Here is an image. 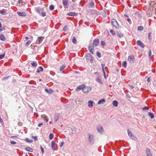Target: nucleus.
Instances as JSON below:
<instances>
[{
    "instance_id": "f3484780",
    "label": "nucleus",
    "mask_w": 156,
    "mask_h": 156,
    "mask_svg": "<svg viewBox=\"0 0 156 156\" xmlns=\"http://www.w3.org/2000/svg\"><path fill=\"white\" fill-rule=\"evenodd\" d=\"M97 130L99 133H102L103 131L102 127L101 126H99L97 127Z\"/></svg>"
},
{
    "instance_id": "1a4fd4ad",
    "label": "nucleus",
    "mask_w": 156,
    "mask_h": 156,
    "mask_svg": "<svg viewBox=\"0 0 156 156\" xmlns=\"http://www.w3.org/2000/svg\"><path fill=\"white\" fill-rule=\"evenodd\" d=\"M145 153L146 156H152L150 149L148 148L146 149Z\"/></svg>"
},
{
    "instance_id": "5701e85b",
    "label": "nucleus",
    "mask_w": 156,
    "mask_h": 156,
    "mask_svg": "<svg viewBox=\"0 0 156 156\" xmlns=\"http://www.w3.org/2000/svg\"><path fill=\"white\" fill-rule=\"evenodd\" d=\"M0 39L2 41H5L6 40L5 37L2 34H0Z\"/></svg>"
},
{
    "instance_id": "a878e982",
    "label": "nucleus",
    "mask_w": 156,
    "mask_h": 156,
    "mask_svg": "<svg viewBox=\"0 0 156 156\" xmlns=\"http://www.w3.org/2000/svg\"><path fill=\"white\" fill-rule=\"evenodd\" d=\"M112 104L115 107H117L118 105V102L117 101L115 100L113 101Z\"/></svg>"
},
{
    "instance_id": "2eb2a0df",
    "label": "nucleus",
    "mask_w": 156,
    "mask_h": 156,
    "mask_svg": "<svg viewBox=\"0 0 156 156\" xmlns=\"http://www.w3.org/2000/svg\"><path fill=\"white\" fill-rule=\"evenodd\" d=\"M45 90L47 93L49 94H51L53 92V90L51 89H48L47 88H45Z\"/></svg>"
},
{
    "instance_id": "13d9d810",
    "label": "nucleus",
    "mask_w": 156,
    "mask_h": 156,
    "mask_svg": "<svg viewBox=\"0 0 156 156\" xmlns=\"http://www.w3.org/2000/svg\"><path fill=\"white\" fill-rule=\"evenodd\" d=\"M10 143L12 144H16V142L14 141H12L10 142Z\"/></svg>"
},
{
    "instance_id": "0e129e2a",
    "label": "nucleus",
    "mask_w": 156,
    "mask_h": 156,
    "mask_svg": "<svg viewBox=\"0 0 156 156\" xmlns=\"http://www.w3.org/2000/svg\"><path fill=\"white\" fill-rule=\"evenodd\" d=\"M64 144V143L63 142H61V144H60V146L61 147H62L63 146Z\"/></svg>"
},
{
    "instance_id": "c9c22d12",
    "label": "nucleus",
    "mask_w": 156,
    "mask_h": 156,
    "mask_svg": "<svg viewBox=\"0 0 156 156\" xmlns=\"http://www.w3.org/2000/svg\"><path fill=\"white\" fill-rule=\"evenodd\" d=\"M0 14L3 15H5L6 14V12L4 11L0 10Z\"/></svg>"
},
{
    "instance_id": "0eeeda50",
    "label": "nucleus",
    "mask_w": 156,
    "mask_h": 156,
    "mask_svg": "<svg viewBox=\"0 0 156 156\" xmlns=\"http://www.w3.org/2000/svg\"><path fill=\"white\" fill-rule=\"evenodd\" d=\"M134 59L135 58L133 56H129L128 58V60L130 63H133V62Z\"/></svg>"
},
{
    "instance_id": "864d4df0",
    "label": "nucleus",
    "mask_w": 156,
    "mask_h": 156,
    "mask_svg": "<svg viewBox=\"0 0 156 156\" xmlns=\"http://www.w3.org/2000/svg\"><path fill=\"white\" fill-rule=\"evenodd\" d=\"M149 109V108L148 107H145L143 108V110H148Z\"/></svg>"
},
{
    "instance_id": "7c9ffc66",
    "label": "nucleus",
    "mask_w": 156,
    "mask_h": 156,
    "mask_svg": "<svg viewBox=\"0 0 156 156\" xmlns=\"http://www.w3.org/2000/svg\"><path fill=\"white\" fill-rule=\"evenodd\" d=\"M72 131L73 133H75L76 131V128L73 127L71 128Z\"/></svg>"
},
{
    "instance_id": "4468645a",
    "label": "nucleus",
    "mask_w": 156,
    "mask_h": 156,
    "mask_svg": "<svg viewBox=\"0 0 156 156\" xmlns=\"http://www.w3.org/2000/svg\"><path fill=\"white\" fill-rule=\"evenodd\" d=\"M36 11L39 13H41L43 11V8H39L36 9Z\"/></svg>"
},
{
    "instance_id": "a211bd4d",
    "label": "nucleus",
    "mask_w": 156,
    "mask_h": 156,
    "mask_svg": "<svg viewBox=\"0 0 156 156\" xmlns=\"http://www.w3.org/2000/svg\"><path fill=\"white\" fill-rule=\"evenodd\" d=\"M56 145L55 141H52L51 143V147L52 149L53 150H55L54 147Z\"/></svg>"
},
{
    "instance_id": "4d7b16f0",
    "label": "nucleus",
    "mask_w": 156,
    "mask_h": 156,
    "mask_svg": "<svg viewBox=\"0 0 156 156\" xmlns=\"http://www.w3.org/2000/svg\"><path fill=\"white\" fill-rule=\"evenodd\" d=\"M93 47H92L91 44L90 45V44L89 45V46L88 47V50L89 51V50H90V49H93Z\"/></svg>"
},
{
    "instance_id": "bb28decb",
    "label": "nucleus",
    "mask_w": 156,
    "mask_h": 156,
    "mask_svg": "<svg viewBox=\"0 0 156 156\" xmlns=\"http://www.w3.org/2000/svg\"><path fill=\"white\" fill-rule=\"evenodd\" d=\"M25 149L26 151L30 152H32L33 151V149L29 147H26Z\"/></svg>"
},
{
    "instance_id": "a18cd8bd",
    "label": "nucleus",
    "mask_w": 156,
    "mask_h": 156,
    "mask_svg": "<svg viewBox=\"0 0 156 156\" xmlns=\"http://www.w3.org/2000/svg\"><path fill=\"white\" fill-rule=\"evenodd\" d=\"M10 77V76H8L5 77H4L2 79V80H8L9 78Z\"/></svg>"
},
{
    "instance_id": "dca6fc26",
    "label": "nucleus",
    "mask_w": 156,
    "mask_h": 156,
    "mask_svg": "<svg viewBox=\"0 0 156 156\" xmlns=\"http://www.w3.org/2000/svg\"><path fill=\"white\" fill-rule=\"evenodd\" d=\"M17 14L19 16H25L26 15V14L24 12H18Z\"/></svg>"
},
{
    "instance_id": "6e6552de",
    "label": "nucleus",
    "mask_w": 156,
    "mask_h": 156,
    "mask_svg": "<svg viewBox=\"0 0 156 156\" xmlns=\"http://www.w3.org/2000/svg\"><path fill=\"white\" fill-rule=\"evenodd\" d=\"M62 1L64 7L66 9L68 7L67 6L68 3V0H62Z\"/></svg>"
},
{
    "instance_id": "e433bc0d",
    "label": "nucleus",
    "mask_w": 156,
    "mask_h": 156,
    "mask_svg": "<svg viewBox=\"0 0 156 156\" xmlns=\"http://www.w3.org/2000/svg\"><path fill=\"white\" fill-rule=\"evenodd\" d=\"M151 33H149L148 34V38L149 40H151Z\"/></svg>"
},
{
    "instance_id": "72a5a7b5",
    "label": "nucleus",
    "mask_w": 156,
    "mask_h": 156,
    "mask_svg": "<svg viewBox=\"0 0 156 156\" xmlns=\"http://www.w3.org/2000/svg\"><path fill=\"white\" fill-rule=\"evenodd\" d=\"M122 66L125 67V68L127 66V63L126 61H124L123 62L122 64Z\"/></svg>"
},
{
    "instance_id": "f257e3e1",
    "label": "nucleus",
    "mask_w": 156,
    "mask_h": 156,
    "mask_svg": "<svg viewBox=\"0 0 156 156\" xmlns=\"http://www.w3.org/2000/svg\"><path fill=\"white\" fill-rule=\"evenodd\" d=\"M88 141L91 144H93L94 142V136L91 134H88Z\"/></svg>"
},
{
    "instance_id": "603ef678",
    "label": "nucleus",
    "mask_w": 156,
    "mask_h": 156,
    "mask_svg": "<svg viewBox=\"0 0 156 156\" xmlns=\"http://www.w3.org/2000/svg\"><path fill=\"white\" fill-rule=\"evenodd\" d=\"M110 33L113 35H115V31H114L113 30H110Z\"/></svg>"
},
{
    "instance_id": "393cba45",
    "label": "nucleus",
    "mask_w": 156,
    "mask_h": 156,
    "mask_svg": "<svg viewBox=\"0 0 156 156\" xmlns=\"http://www.w3.org/2000/svg\"><path fill=\"white\" fill-rule=\"evenodd\" d=\"M43 71V68L41 66H40L39 68H38L37 69V72L38 73H39L40 72H42Z\"/></svg>"
},
{
    "instance_id": "7ed1b4c3",
    "label": "nucleus",
    "mask_w": 156,
    "mask_h": 156,
    "mask_svg": "<svg viewBox=\"0 0 156 156\" xmlns=\"http://www.w3.org/2000/svg\"><path fill=\"white\" fill-rule=\"evenodd\" d=\"M86 58L87 60L90 61L91 63L92 62L93 58L90 54L87 53L86 56Z\"/></svg>"
},
{
    "instance_id": "c756f323",
    "label": "nucleus",
    "mask_w": 156,
    "mask_h": 156,
    "mask_svg": "<svg viewBox=\"0 0 156 156\" xmlns=\"http://www.w3.org/2000/svg\"><path fill=\"white\" fill-rule=\"evenodd\" d=\"M148 115L150 116L151 119H153L154 118V115L150 112H149L148 113Z\"/></svg>"
},
{
    "instance_id": "9b49d317",
    "label": "nucleus",
    "mask_w": 156,
    "mask_h": 156,
    "mask_svg": "<svg viewBox=\"0 0 156 156\" xmlns=\"http://www.w3.org/2000/svg\"><path fill=\"white\" fill-rule=\"evenodd\" d=\"M87 5L88 8H94V7L95 4L93 2H91L88 4Z\"/></svg>"
},
{
    "instance_id": "473e14b6",
    "label": "nucleus",
    "mask_w": 156,
    "mask_h": 156,
    "mask_svg": "<svg viewBox=\"0 0 156 156\" xmlns=\"http://www.w3.org/2000/svg\"><path fill=\"white\" fill-rule=\"evenodd\" d=\"M23 3V1L22 0H19L18 1V2L17 3V6H20V4H21L22 3Z\"/></svg>"
},
{
    "instance_id": "6ab92c4d",
    "label": "nucleus",
    "mask_w": 156,
    "mask_h": 156,
    "mask_svg": "<svg viewBox=\"0 0 156 156\" xmlns=\"http://www.w3.org/2000/svg\"><path fill=\"white\" fill-rule=\"evenodd\" d=\"M93 102L92 101H88V106L90 108H91L93 106Z\"/></svg>"
},
{
    "instance_id": "09e8293b",
    "label": "nucleus",
    "mask_w": 156,
    "mask_h": 156,
    "mask_svg": "<svg viewBox=\"0 0 156 156\" xmlns=\"http://www.w3.org/2000/svg\"><path fill=\"white\" fill-rule=\"evenodd\" d=\"M94 47H93V49H90V50L89 51H90V52L92 54H93L94 53Z\"/></svg>"
},
{
    "instance_id": "e2e57ef3",
    "label": "nucleus",
    "mask_w": 156,
    "mask_h": 156,
    "mask_svg": "<svg viewBox=\"0 0 156 156\" xmlns=\"http://www.w3.org/2000/svg\"><path fill=\"white\" fill-rule=\"evenodd\" d=\"M127 20L128 21V22L129 23L130 22H131V20L129 18H127Z\"/></svg>"
},
{
    "instance_id": "423d86ee",
    "label": "nucleus",
    "mask_w": 156,
    "mask_h": 156,
    "mask_svg": "<svg viewBox=\"0 0 156 156\" xmlns=\"http://www.w3.org/2000/svg\"><path fill=\"white\" fill-rule=\"evenodd\" d=\"M99 43V40L98 39H96L93 41V47L97 46Z\"/></svg>"
},
{
    "instance_id": "20e7f679",
    "label": "nucleus",
    "mask_w": 156,
    "mask_h": 156,
    "mask_svg": "<svg viewBox=\"0 0 156 156\" xmlns=\"http://www.w3.org/2000/svg\"><path fill=\"white\" fill-rule=\"evenodd\" d=\"M91 87L90 86H87L86 87L85 86V87L83 90V91L84 93H88L91 90Z\"/></svg>"
},
{
    "instance_id": "b1692460",
    "label": "nucleus",
    "mask_w": 156,
    "mask_h": 156,
    "mask_svg": "<svg viewBox=\"0 0 156 156\" xmlns=\"http://www.w3.org/2000/svg\"><path fill=\"white\" fill-rule=\"evenodd\" d=\"M105 102V100L104 99L100 100L98 102V104L100 105L101 104H103L104 102Z\"/></svg>"
},
{
    "instance_id": "f8f14e48",
    "label": "nucleus",
    "mask_w": 156,
    "mask_h": 156,
    "mask_svg": "<svg viewBox=\"0 0 156 156\" xmlns=\"http://www.w3.org/2000/svg\"><path fill=\"white\" fill-rule=\"evenodd\" d=\"M137 44L139 45L140 47L142 48H144V44L140 41L138 40L137 42Z\"/></svg>"
},
{
    "instance_id": "58836bf2",
    "label": "nucleus",
    "mask_w": 156,
    "mask_h": 156,
    "mask_svg": "<svg viewBox=\"0 0 156 156\" xmlns=\"http://www.w3.org/2000/svg\"><path fill=\"white\" fill-rule=\"evenodd\" d=\"M28 143H31L32 141V140H30L28 139V138H27L25 140Z\"/></svg>"
},
{
    "instance_id": "f704fd0d",
    "label": "nucleus",
    "mask_w": 156,
    "mask_h": 156,
    "mask_svg": "<svg viewBox=\"0 0 156 156\" xmlns=\"http://www.w3.org/2000/svg\"><path fill=\"white\" fill-rule=\"evenodd\" d=\"M54 9V6L53 5H51L49 6V9L51 10H53Z\"/></svg>"
},
{
    "instance_id": "de8ad7c7",
    "label": "nucleus",
    "mask_w": 156,
    "mask_h": 156,
    "mask_svg": "<svg viewBox=\"0 0 156 156\" xmlns=\"http://www.w3.org/2000/svg\"><path fill=\"white\" fill-rule=\"evenodd\" d=\"M32 138L34 139L35 141H37V137L36 136H32Z\"/></svg>"
},
{
    "instance_id": "79ce46f5",
    "label": "nucleus",
    "mask_w": 156,
    "mask_h": 156,
    "mask_svg": "<svg viewBox=\"0 0 156 156\" xmlns=\"http://www.w3.org/2000/svg\"><path fill=\"white\" fill-rule=\"evenodd\" d=\"M97 55L100 58L101 57V55L100 52H98L96 53Z\"/></svg>"
},
{
    "instance_id": "ddd939ff",
    "label": "nucleus",
    "mask_w": 156,
    "mask_h": 156,
    "mask_svg": "<svg viewBox=\"0 0 156 156\" xmlns=\"http://www.w3.org/2000/svg\"><path fill=\"white\" fill-rule=\"evenodd\" d=\"M43 37H38V40L37 41V43L38 44H40L41 43L43 40Z\"/></svg>"
},
{
    "instance_id": "cd10ccee",
    "label": "nucleus",
    "mask_w": 156,
    "mask_h": 156,
    "mask_svg": "<svg viewBox=\"0 0 156 156\" xmlns=\"http://www.w3.org/2000/svg\"><path fill=\"white\" fill-rule=\"evenodd\" d=\"M96 81L101 84H103L101 79L100 78H98L96 80Z\"/></svg>"
},
{
    "instance_id": "4be33fe9",
    "label": "nucleus",
    "mask_w": 156,
    "mask_h": 156,
    "mask_svg": "<svg viewBox=\"0 0 156 156\" xmlns=\"http://www.w3.org/2000/svg\"><path fill=\"white\" fill-rule=\"evenodd\" d=\"M30 64L33 67H36L37 66V64L36 62H33Z\"/></svg>"
},
{
    "instance_id": "338daca9",
    "label": "nucleus",
    "mask_w": 156,
    "mask_h": 156,
    "mask_svg": "<svg viewBox=\"0 0 156 156\" xmlns=\"http://www.w3.org/2000/svg\"><path fill=\"white\" fill-rule=\"evenodd\" d=\"M147 81L149 83L150 82V78L149 77H148L147 78Z\"/></svg>"
},
{
    "instance_id": "3c124183",
    "label": "nucleus",
    "mask_w": 156,
    "mask_h": 156,
    "mask_svg": "<svg viewBox=\"0 0 156 156\" xmlns=\"http://www.w3.org/2000/svg\"><path fill=\"white\" fill-rule=\"evenodd\" d=\"M101 44L103 46H105L106 45V43L105 42L102 41L101 42Z\"/></svg>"
},
{
    "instance_id": "c03bdc74",
    "label": "nucleus",
    "mask_w": 156,
    "mask_h": 156,
    "mask_svg": "<svg viewBox=\"0 0 156 156\" xmlns=\"http://www.w3.org/2000/svg\"><path fill=\"white\" fill-rule=\"evenodd\" d=\"M151 50H149V57L150 60L151 59Z\"/></svg>"
},
{
    "instance_id": "39448f33",
    "label": "nucleus",
    "mask_w": 156,
    "mask_h": 156,
    "mask_svg": "<svg viewBox=\"0 0 156 156\" xmlns=\"http://www.w3.org/2000/svg\"><path fill=\"white\" fill-rule=\"evenodd\" d=\"M127 133L128 136L130 137L131 139L133 140H135V137L133 135L132 133L129 129L127 130Z\"/></svg>"
},
{
    "instance_id": "9d476101",
    "label": "nucleus",
    "mask_w": 156,
    "mask_h": 156,
    "mask_svg": "<svg viewBox=\"0 0 156 156\" xmlns=\"http://www.w3.org/2000/svg\"><path fill=\"white\" fill-rule=\"evenodd\" d=\"M85 87L84 84H82L78 86L76 88V90L77 91H78L81 90L83 91V88Z\"/></svg>"
},
{
    "instance_id": "c85d7f7f",
    "label": "nucleus",
    "mask_w": 156,
    "mask_h": 156,
    "mask_svg": "<svg viewBox=\"0 0 156 156\" xmlns=\"http://www.w3.org/2000/svg\"><path fill=\"white\" fill-rule=\"evenodd\" d=\"M72 41L75 44H76V43L77 41L75 37H73L72 39Z\"/></svg>"
},
{
    "instance_id": "4c0bfd02",
    "label": "nucleus",
    "mask_w": 156,
    "mask_h": 156,
    "mask_svg": "<svg viewBox=\"0 0 156 156\" xmlns=\"http://www.w3.org/2000/svg\"><path fill=\"white\" fill-rule=\"evenodd\" d=\"M66 67V66L64 65H62V66H61L60 68V71H62Z\"/></svg>"
},
{
    "instance_id": "37998d69",
    "label": "nucleus",
    "mask_w": 156,
    "mask_h": 156,
    "mask_svg": "<svg viewBox=\"0 0 156 156\" xmlns=\"http://www.w3.org/2000/svg\"><path fill=\"white\" fill-rule=\"evenodd\" d=\"M41 14V16L43 17L45 16L46 15V12H44L43 11Z\"/></svg>"
},
{
    "instance_id": "680f3d73",
    "label": "nucleus",
    "mask_w": 156,
    "mask_h": 156,
    "mask_svg": "<svg viewBox=\"0 0 156 156\" xmlns=\"http://www.w3.org/2000/svg\"><path fill=\"white\" fill-rule=\"evenodd\" d=\"M43 124V123H39L38 125V127H40L41 125H42Z\"/></svg>"
},
{
    "instance_id": "bf43d9fd",
    "label": "nucleus",
    "mask_w": 156,
    "mask_h": 156,
    "mask_svg": "<svg viewBox=\"0 0 156 156\" xmlns=\"http://www.w3.org/2000/svg\"><path fill=\"white\" fill-rule=\"evenodd\" d=\"M102 70L103 73L104 74V77H105V78H106V77H105V70L104 69V68H102Z\"/></svg>"
},
{
    "instance_id": "774afa93",
    "label": "nucleus",
    "mask_w": 156,
    "mask_h": 156,
    "mask_svg": "<svg viewBox=\"0 0 156 156\" xmlns=\"http://www.w3.org/2000/svg\"><path fill=\"white\" fill-rule=\"evenodd\" d=\"M101 66H102V68H104V67L105 66V65L104 64H101Z\"/></svg>"
},
{
    "instance_id": "412c9836",
    "label": "nucleus",
    "mask_w": 156,
    "mask_h": 156,
    "mask_svg": "<svg viewBox=\"0 0 156 156\" xmlns=\"http://www.w3.org/2000/svg\"><path fill=\"white\" fill-rule=\"evenodd\" d=\"M59 119V116L58 115H55L54 117V120L55 122H56Z\"/></svg>"
},
{
    "instance_id": "69168bd1",
    "label": "nucleus",
    "mask_w": 156,
    "mask_h": 156,
    "mask_svg": "<svg viewBox=\"0 0 156 156\" xmlns=\"http://www.w3.org/2000/svg\"><path fill=\"white\" fill-rule=\"evenodd\" d=\"M0 122H1V123H2L3 122V120L2 119V118H1V116H0Z\"/></svg>"
},
{
    "instance_id": "5fc2aeb1",
    "label": "nucleus",
    "mask_w": 156,
    "mask_h": 156,
    "mask_svg": "<svg viewBox=\"0 0 156 156\" xmlns=\"http://www.w3.org/2000/svg\"><path fill=\"white\" fill-rule=\"evenodd\" d=\"M117 34L118 36L119 37H122L123 36L122 34L120 33H118Z\"/></svg>"
},
{
    "instance_id": "f03ea898",
    "label": "nucleus",
    "mask_w": 156,
    "mask_h": 156,
    "mask_svg": "<svg viewBox=\"0 0 156 156\" xmlns=\"http://www.w3.org/2000/svg\"><path fill=\"white\" fill-rule=\"evenodd\" d=\"M111 23L112 26L116 29L119 27V25L117 21L114 19H112L111 20Z\"/></svg>"
},
{
    "instance_id": "49530a36",
    "label": "nucleus",
    "mask_w": 156,
    "mask_h": 156,
    "mask_svg": "<svg viewBox=\"0 0 156 156\" xmlns=\"http://www.w3.org/2000/svg\"><path fill=\"white\" fill-rule=\"evenodd\" d=\"M63 30L64 31H66L67 30V27L66 26H65L63 28Z\"/></svg>"
},
{
    "instance_id": "a19ab883",
    "label": "nucleus",
    "mask_w": 156,
    "mask_h": 156,
    "mask_svg": "<svg viewBox=\"0 0 156 156\" xmlns=\"http://www.w3.org/2000/svg\"><path fill=\"white\" fill-rule=\"evenodd\" d=\"M31 43V41L30 40L26 44V46H28Z\"/></svg>"
},
{
    "instance_id": "ea45409f",
    "label": "nucleus",
    "mask_w": 156,
    "mask_h": 156,
    "mask_svg": "<svg viewBox=\"0 0 156 156\" xmlns=\"http://www.w3.org/2000/svg\"><path fill=\"white\" fill-rule=\"evenodd\" d=\"M143 29V27L142 26H140L138 27V29L139 30L141 31Z\"/></svg>"
},
{
    "instance_id": "6e6d98bb",
    "label": "nucleus",
    "mask_w": 156,
    "mask_h": 156,
    "mask_svg": "<svg viewBox=\"0 0 156 156\" xmlns=\"http://www.w3.org/2000/svg\"><path fill=\"white\" fill-rule=\"evenodd\" d=\"M91 13H92V14H96L97 13V12L96 10H94L92 11Z\"/></svg>"
},
{
    "instance_id": "aec40b11",
    "label": "nucleus",
    "mask_w": 156,
    "mask_h": 156,
    "mask_svg": "<svg viewBox=\"0 0 156 156\" xmlns=\"http://www.w3.org/2000/svg\"><path fill=\"white\" fill-rule=\"evenodd\" d=\"M77 13L76 12H69L67 13L68 15L69 16H75L77 15Z\"/></svg>"
},
{
    "instance_id": "8fccbe9b",
    "label": "nucleus",
    "mask_w": 156,
    "mask_h": 156,
    "mask_svg": "<svg viewBox=\"0 0 156 156\" xmlns=\"http://www.w3.org/2000/svg\"><path fill=\"white\" fill-rule=\"evenodd\" d=\"M5 54H2L1 55H0V60L2 59L5 57Z\"/></svg>"
},
{
    "instance_id": "052dcab7",
    "label": "nucleus",
    "mask_w": 156,
    "mask_h": 156,
    "mask_svg": "<svg viewBox=\"0 0 156 156\" xmlns=\"http://www.w3.org/2000/svg\"><path fill=\"white\" fill-rule=\"evenodd\" d=\"M41 151H42V153H44V150L43 148L41 146Z\"/></svg>"
},
{
    "instance_id": "2f4dec72",
    "label": "nucleus",
    "mask_w": 156,
    "mask_h": 156,
    "mask_svg": "<svg viewBox=\"0 0 156 156\" xmlns=\"http://www.w3.org/2000/svg\"><path fill=\"white\" fill-rule=\"evenodd\" d=\"M54 135L53 133H51L50 134L49 136V138L50 140H51L54 137Z\"/></svg>"
}]
</instances>
